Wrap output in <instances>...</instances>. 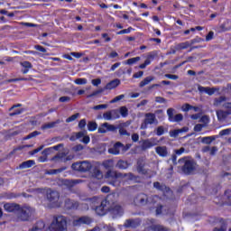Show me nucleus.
<instances>
[{
  "label": "nucleus",
  "mask_w": 231,
  "mask_h": 231,
  "mask_svg": "<svg viewBox=\"0 0 231 231\" xmlns=\"http://www.w3.org/2000/svg\"><path fill=\"white\" fill-rule=\"evenodd\" d=\"M179 163L184 174H194V171H198V163H196L194 160L189 159V157L180 159Z\"/></svg>",
  "instance_id": "obj_1"
},
{
  "label": "nucleus",
  "mask_w": 231,
  "mask_h": 231,
  "mask_svg": "<svg viewBox=\"0 0 231 231\" xmlns=\"http://www.w3.org/2000/svg\"><path fill=\"white\" fill-rule=\"evenodd\" d=\"M106 178L112 180L109 182L110 185H116V180H118V178L133 181V180H134V175L133 173H121L115 171H108L106 172Z\"/></svg>",
  "instance_id": "obj_2"
},
{
  "label": "nucleus",
  "mask_w": 231,
  "mask_h": 231,
  "mask_svg": "<svg viewBox=\"0 0 231 231\" xmlns=\"http://www.w3.org/2000/svg\"><path fill=\"white\" fill-rule=\"evenodd\" d=\"M67 221L62 216L54 217L49 226L50 231H66Z\"/></svg>",
  "instance_id": "obj_3"
},
{
  "label": "nucleus",
  "mask_w": 231,
  "mask_h": 231,
  "mask_svg": "<svg viewBox=\"0 0 231 231\" xmlns=\"http://www.w3.org/2000/svg\"><path fill=\"white\" fill-rule=\"evenodd\" d=\"M35 214V209L30 206L20 207L17 213V217L20 221H28L32 216Z\"/></svg>",
  "instance_id": "obj_4"
},
{
  "label": "nucleus",
  "mask_w": 231,
  "mask_h": 231,
  "mask_svg": "<svg viewBox=\"0 0 231 231\" xmlns=\"http://www.w3.org/2000/svg\"><path fill=\"white\" fill-rule=\"evenodd\" d=\"M158 199H160V197L158 196L149 198L146 194L140 193L134 198V205H137V207H143L147 205V203H152V201H158Z\"/></svg>",
  "instance_id": "obj_5"
},
{
  "label": "nucleus",
  "mask_w": 231,
  "mask_h": 231,
  "mask_svg": "<svg viewBox=\"0 0 231 231\" xmlns=\"http://www.w3.org/2000/svg\"><path fill=\"white\" fill-rule=\"evenodd\" d=\"M116 196V194L112 193L107 195L106 199H102L99 202L98 206L96 207V212L98 216H104V214H106V210H109L110 208L107 207V203L109 201H111V199H113V198H115Z\"/></svg>",
  "instance_id": "obj_6"
},
{
  "label": "nucleus",
  "mask_w": 231,
  "mask_h": 231,
  "mask_svg": "<svg viewBox=\"0 0 231 231\" xmlns=\"http://www.w3.org/2000/svg\"><path fill=\"white\" fill-rule=\"evenodd\" d=\"M71 168L73 171H78V172H89L93 169V164L89 161H82L74 162Z\"/></svg>",
  "instance_id": "obj_7"
},
{
  "label": "nucleus",
  "mask_w": 231,
  "mask_h": 231,
  "mask_svg": "<svg viewBox=\"0 0 231 231\" xmlns=\"http://www.w3.org/2000/svg\"><path fill=\"white\" fill-rule=\"evenodd\" d=\"M74 156L69 154V150L63 148L61 152H58L51 161L52 162H60L61 163H66V162H71Z\"/></svg>",
  "instance_id": "obj_8"
},
{
  "label": "nucleus",
  "mask_w": 231,
  "mask_h": 231,
  "mask_svg": "<svg viewBox=\"0 0 231 231\" xmlns=\"http://www.w3.org/2000/svg\"><path fill=\"white\" fill-rule=\"evenodd\" d=\"M93 223V218L88 216H83L79 217H76L72 221L73 226H84V225H91Z\"/></svg>",
  "instance_id": "obj_9"
},
{
  "label": "nucleus",
  "mask_w": 231,
  "mask_h": 231,
  "mask_svg": "<svg viewBox=\"0 0 231 231\" xmlns=\"http://www.w3.org/2000/svg\"><path fill=\"white\" fill-rule=\"evenodd\" d=\"M152 124H158V119H156V115L152 113L145 114V118L141 125V129H147L148 125H152Z\"/></svg>",
  "instance_id": "obj_10"
},
{
  "label": "nucleus",
  "mask_w": 231,
  "mask_h": 231,
  "mask_svg": "<svg viewBox=\"0 0 231 231\" xmlns=\"http://www.w3.org/2000/svg\"><path fill=\"white\" fill-rule=\"evenodd\" d=\"M59 198H60V195L58 191L50 190L47 192V199L51 203V205H54V207H60Z\"/></svg>",
  "instance_id": "obj_11"
},
{
  "label": "nucleus",
  "mask_w": 231,
  "mask_h": 231,
  "mask_svg": "<svg viewBox=\"0 0 231 231\" xmlns=\"http://www.w3.org/2000/svg\"><path fill=\"white\" fill-rule=\"evenodd\" d=\"M120 151H122V152H125V151H127V148H125L120 142L116 143L113 147L108 149L109 154H114L115 156L120 154Z\"/></svg>",
  "instance_id": "obj_12"
},
{
  "label": "nucleus",
  "mask_w": 231,
  "mask_h": 231,
  "mask_svg": "<svg viewBox=\"0 0 231 231\" xmlns=\"http://www.w3.org/2000/svg\"><path fill=\"white\" fill-rule=\"evenodd\" d=\"M109 212L114 219L116 217H122L124 216V208L116 204L109 208Z\"/></svg>",
  "instance_id": "obj_13"
},
{
  "label": "nucleus",
  "mask_w": 231,
  "mask_h": 231,
  "mask_svg": "<svg viewBox=\"0 0 231 231\" xmlns=\"http://www.w3.org/2000/svg\"><path fill=\"white\" fill-rule=\"evenodd\" d=\"M98 133L101 134H106L107 132L114 133V131H116V126L114 125H110L109 123H104L98 127Z\"/></svg>",
  "instance_id": "obj_14"
},
{
  "label": "nucleus",
  "mask_w": 231,
  "mask_h": 231,
  "mask_svg": "<svg viewBox=\"0 0 231 231\" xmlns=\"http://www.w3.org/2000/svg\"><path fill=\"white\" fill-rule=\"evenodd\" d=\"M231 115V110H217V116L218 122H225Z\"/></svg>",
  "instance_id": "obj_15"
},
{
  "label": "nucleus",
  "mask_w": 231,
  "mask_h": 231,
  "mask_svg": "<svg viewBox=\"0 0 231 231\" xmlns=\"http://www.w3.org/2000/svg\"><path fill=\"white\" fill-rule=\"evenodd\" d=\"M101 199L100 197H92V198H88V199H86L85 201H87L88 203V205H90V207H92V208L94 210H97V207H98V205H100V201H101Z\"/></svg>",
  "instance_id": "obj_16"
},
{
  "label": "nucleus",
  "mask_w": 231,
  "mask_h": 231,
  "mask_svg": "<svg viewBox=\"0 0 231 231\" xmlns=\"http://www.w3.org/2000/svg\"><path fill=\"white\" fill-rule=\"evenodd\" d=\"M198 90L200 93H207V95H209V97H212L217 91V88H209V87H202L200 85L198 86Z\"/></svg>",
  "instance_id": "obj_17"
},
{
  "label": "nucleus",
  "mask_w": 231,
  "mask_h": 231,
  "mask_svg": "<svg viewBox=\"0 0 231 231\" xmlns=\"http://www.w3.org/2000/svg\"><path fill=\"white\" fill-rule=\"evenodd\" d=\"M65 208H67V210H77L79 208V203L70 199H65Z\"/></svg>",
  "instance_id": "obj_18"
},
{
  "label": "nucleus",
  "mask_w": 231,
  "mask_h": 231,
  "mask_svg": "<svg viewBox=\"0 0 231 231\" xmlns=\"http://www.w3.org/2000/svg\"><path fill=\"white\" fill-rule=\"evenodd\" d=\"M20 205L19 204H15V203H6L4 205V208L5 210H6V212H19V208H20Z\"/></svg>",
  "instance_id": "obj_19"
},
{
  "label": "nucleus",
  "mask_w": 231,
  "mask_h": 231,
  "mask_svg": "<svg viewBox=\"0 0 231 231\" xmlns=\"http://www.w3.org/2000/svg\"><path fill=\"white\" fill-rule=\"evenodd\" d=\"M155 152L162 158H167L169 156L167 146H157L155 148Z\"/></svg>",
  "instance_id": "obj_20"
},
{
  "label": "nucleus",
  "mask_w": 231,
  "mask_h": 231,
  "mask_svg": "<svg viewBox=\"0 0 231 231\" xmlns=\"http://www.w3.org/2000/svg\"><path fill=\"white\" fill-rule=\"evenodd\" d=\"M154 145H156L154 138L146 139L143 141L142 149L145 151L147 149H151V147H154Z\"/></svg>",
  "instance_id": "obj_21"
},
{
  "label": "nucleus",
  "mask_w": 231,
  "mask_h": 231,
  "mask_svg": "<svg viewBox=\"0 0 231 231\" xmlns=\"http://www.w3.org/2000/svg\"><path fill=\"white\" fill-rule=\"evenodd\" d=\"M140 219H128L125 223V226L126 228H136V226H140Z\"/></svg>",
  "instance_id": "obj_22"
},
{
  "label": "nucleus",
  "mask_w": 231,
  "mask_h": 231,
  "mask_svg": "<svg viewBox=\"0 0 231 231\" xmlns=\"http://www.w3.org/2000/svg\"><path fill=\"white\" fill-rule=\"evenodd\" d=\"M226 100H228V98H226V97L220 96L219 97H216L213 100V106H214V107H221V106H223V104H225V102H226Z\"/></svg>",
  "instance_id": "obj_23"
},
{
  "label": "nucleus",
  "mask_w": 231,
  "mask_h": 231,
  "mask_svg": "<svg viewBox=\"0 0 231 231\" xmlns=\"http://www.w3.org/2000/svg\"><path fill=\"white\" fill-rule=\"evenodd\" d=\"M152 60H154V54H148L146 60H144V63L139 66L140 69H145L147 66L151 65V62H152Z\"/></svg>",
  "instance_id": "obj_24"
},
{
  "label": "nucleus",
  "mask_w": 231,
  "mask_h": 231,
  "mask_svg": "<svg viewBox=\"0 0 231 231\" xmlns=\"http://www.w3.org/2000/svg\"><path fill=\"white\" fill-rule=\"evenodd\" d=\"M118 86H120V79H116L107 83L105 89H115L116 88H118Z\"/></svg>",
  "instance_id": "obj_25"
},
{
  "label": "nucleus",
  "mask_w": 231,
  "mask_h": 231,
  "mask_svg": "<svg viewBox=\"0 0 231 231\" xmlns=\"http://www.w3.org/2000/svg\"><path fill=\"white\" fill-rule=\"evenodd\" d=\"M92 169L93 178H96V180H102L104 178V174L100 171V168L95 166Z\"/></svg>",
  "instance_id": "obj_26"
},
{
  "label": "nucleus",
  "mask_w": 231,
  "mask_h": 231,
  "mask_svg": "<svg viewBox=\"0 0 231 231\" xmlns=\"http://www.w3.org/2000/svg\"><path fill=\"white\" fill-rule=\"evenodd\" d=\"M60 123V120H59V119L54 122L46 123L42 125L41 129L42 131H46V129H53V127H55Z\"/></svg>",
  "instance_id": "obj_27"
},
{
  "label": "nucleus",
  "mask_w": 231,
  "mask_h": 231,
  "mask_svg": "<svg viewBox=\"0 0 231 231\" xmlns=\"http://www.w3.org/2000/svg\"><path fill=\"white\" fill-rule=\"evenodd\" d=\"M44 226H46L44 221L40 220L32 226V228L29 229V231H42Z\"/></svg>",
  "instance_id": "obj_28"
},
{
  "label": "nucleus",
  "mask_w": 231,
  "mask_h": 231,
  "mask_svg": "<svg viewBox=\"0 0 231 231\" xmlns=\"http://www.w3.org/2000/svg\"><path fill=\"white\" fill-rule=\"evenodd\" d=\"M33 165H35V161L29 160V161L22 162L19 165V169H30V167H33Z\"/></svg>",
  "instance_id": "obj_29"
},
{
  "label": "nucleus",
  "mask_w": 231,
  "mask_h": 231,
  "mask_svg": "<svg viewBox=\"0 0 231 231\" xmlns=\"http://www.w3.org/2000/svg\"><path fill=\"white\" fill-rule=\"evenodd\" d=\"M217 138H219V135H212V136H206L201 138V143H206L207 145H210L211 142H214Z\"/></svg>",
  "instance_id": "obj_30"
},
{
  "label": "nucleus",
  "mask_w": 231,
  "mask_h": 231,
  "mask_svg": "<svg viewBox=\"0 0 231 231\" xmlns=\"http://www.w3.org/2000/svg\"><path fill=\"white\" fill-rule=\"evenodd\" d=\"M116 167H117V169H121L123 171H125V169L129 168V162H127V161L119 160L117 162Z\"/></svg>",
  "instance_id": "obj_31"
},
{
  "label": "nucleus",
  "mask_w": 231,
  "mask_h": 231,
  "mask_svg": "<svg viewBox=\"0 0 231 231\" xmlns=\"http://www.w3.org/2000/svg\"><path fill=\"white\" fill-rule=\"evenodd\" d=\"M154 189H157V190H161L162 192H169V188L165 186L164 184H161L160 182H154L153 183Z\"/></svg>",
  "instance_id": "obj_32"
},
{
  "label": "nucleus",
  "mask_w": 231,
  "mask_h": 231,
  "mask_svg": "<svg viewBox=\"0 0 231 231\" xmlns=\"http://www.w3.org/2000/svg\"><path fill=\"white\" fill-rule=\"evenodd\" d=\"M86 131H81L79 133H75L70 136V140L75 142V140H79V138H84L86 136Z\"/></svg>",
  "instance_id": "obj_33"
},
{
  "label": "nucleus",
  "mask_w": 231,
  "mask_h": 231,
  "mask_svg": "<svg viewBox=\"0 0 231 231\" xmlns=\"http://www.w3.org/2000/svg\"><path fill=\"white\" fill-rule=\"evenodd\" d=\"M152 80H154V77L152 76H149L146 77L143 80H142L139 84L140 88H143L145 86H147L148 84H151V82H152Z\"/></svg>",
  "instance_id": "obj_34"
},
{
  "label": "nucleus",
  "mask_w": 231,
  "mask_h": 231,
  "mask_svg": "<svg viewBox=\"0 0 231 231\" xmlns=\"http://www.w3.org/2000/svg\"><path fill=\"white\" fill-rule=\"evenodd\" d=\"M66 167H62L56 170H49L45 172V174L53 175V174H60V172H64L66 171Z\"/></svg>",
  "instance_id": "obj_35"
},
{
  "label": "nucleus",
  "mask_w": 231,
  "mask_h": 231,
  "mask_svg": "<svg viewBox=\"0 0 231 231\" xmlns=\"http://www.w3.org/2000/svg\"><path fill=\"white\" fill-rule=\"evenodd\" d=\"M203 126L207 127L210 124V117L208 116H202L199 120Z\"/></svg>",
  "instance_id": "obj_36"
},
{
  "label": "nucleus",
  "mask_w": 231,
  "mask_h": 231,
  "mask_svg": "<svg viewBox=\"0 0 231 231\" xmlns=\"http://www.w3.org/2000/svg\"><path fill=\"white\" fill-rule=\"evenodd\" d=\"M189 46H190V42H189L178 43L176 45V50H187V48H189Z\"/></svg>",
  "instance_id": "obj_37"
},
{
  "label": "nucleus",
  "mask_w": 231,
  "mask_h": 231,
  "mask_svg": "<svg viewBox=\"0 0 231 231\" xmlns=\"http://www.w3.org/2000/svg\"><path fill=\"white\" fill-rule=\"evenodd\" d=\"M213 231H226V224L225 220L220 221V226L214 228Z\"/></svg>",
  "instance_id": "obj_38"
},
{
  "label": "nucleus",
  "mask_w": 231,
  "mask_h": 231,
  "mask_svg": "<svg viewBox=\"0 0 231 231\" xmlns=\"http://www.w3.org/2000/svg\"><path fill=\"white\" fill-rule=\"evenodd\" d=\"M110 114L112 116L113 120H118V118H120V112L118 109L110 110Z\"/></svg>",
  "instance_id": "obj_39"
},
{
  "label": "nucleus",
  "mask_w": 231,
  "mask_h": 231,
  "mask_svg": "<svg viewBox=\"0 0 231 231\" xmlns=\"http://www.w3.org/2000/svg\"><path fill=\"white\" fill-rule=\"evenodd\" d=\"M119 113H120L121 116H123V118H125L129 115V110L127 109L126 106H121L119 108Z\"/></svg>",
  "instance_id": "obj_40"
},
{
  "label": "nucleus",
  "mask_w": 231,
  "mask_h": 231,
  "mask_svg": "<svg viewBox=\"0 0 231 231\" xmlns=\"http://www.w3.org/2000/svg\"><path fill=\"white\" fill-rule=\"evenodd\" d=\"M97 127H98V125L97 124V122L90 121L88 124V131H97Z\"/></svg>",
  "instance_id": "obj_41"
},
{
  "label": "nucleus",
  "mask_w": 231,
  "mask_h": 231,
  "mask_svg": "<svg viewBox=\"0 0 231 231\" xmlns=\"http://www.w3.org/2000/svg\"><path fill=\"white\" fill-rule=\"evenodd\" d=\"M152 231H169V229H167V227H165L163 226H160V225L152 226Z\"/></svg>",
  "instance_id": "obj_42"
},
{
  "label": "nucleus",
  "mask_w": 231,
  "mask_h": 231,
  "mask_svg": "<svg viewBox=\"0 0 231 231\" xmlns=\"http://www.w3.org/2000/svg\"><path fill=\"white\" fill-rule=\"evenodd\" d=\"M140 60H141L140 57H135V58L128 59L125 64H128V66H133V64H136V62Z\"/></svg>",
  "instance_id": "obj_43"
},
{
  "label": "nucleus",
  "mask_w": 231,
  "mask_h": 231,
  "mask_svg": "<svg viewBox=\"0 0 231 231\" xmlns=\"http://www.w3.org/2000/svg\"><path fill=\"white\" fill-rule=\"evenodd\" d=\"M144 164L142 161L137 162V171L138 172H141L142 174H145V170L143 169Z\"/></svg>",
  "instance_id": "obj_44"
},
{
  "label": "nucleus",
  "mask_w": 231,
  "mask_h": 231,
  "mask_svg": "<svg viewBox=\"0 0 231 231\" xmlns=\"http://www.w3.org/2000/svg\"><path fill=\"white\" fill-rule=\"evenodd\" d=\"M75 84H77L78 86H85V84H88V79L81 78V79H75Z\"/></svg>",
  "instance_id": "obj_45"
},
{
  "label": "nucleus",
  "mask_w": 231,
  "mask_h": 231,
  "mask_svg": "<svg viewBox=\"0 0 231 231\" xmlns=\"http://www.w3.org/2000/svg\"><path fill=\"white\" fill-rule=\"evenodd\" d=\"M82 180H64V185H69V187H73V185L77 183H80Z\"/></svg>",
  "instance_id": "obj_46"
},
{
  "label": "nucleus",
  "mask_w": 231,
  "mask_h": 231,
  "mask_svg": "<svg viewBox=\"0 0 231 231\" xmlns=\"http://www.w3.org/2000/svg\"><path fill=\"white\" fill-rule=\"evenodd\" d=\"M79 116H80V114L77 113V114L72 115L71 116L68 117L66 119L67 124H69L70 122H75V120L77 118H79Z\"/></svg>",
  "instance_id": "obj_47"
},
{
  "label": "nucleus",
  "mask_w": 231,
  "mask_h": 231,
  "mask_svg": "<svg viewBox=\"0 0 231 231\" xmlns=\"http://www.w3.org/2000/svg\"><path fill=\"white\" fill-rule=\"evenodd\" d=\"M20 64L25 69H32L33 68L30 61H22Z\"/></svg>",
  "instance_id": "obj_48"
},
{
  "label": "nucleus",
  "mask_w": 231,
  "mask_h": 231,
  "mask_svg": "<svg viewBox=\"0 0 231 231\" xmlns=\"http://www.w3.org/2000/svg\"><path fill=\"white\" fill-rule=\"evenodd\" d=\"M123 98H125V95L122 94L117 97H116L114 99L110 101V104H116V102H120V100H123Z\"/></svg>",
  "instance_id": "obj_49"
},
{
  "label": "nucleus",
  "mask_w": 231,
  "mask_h": 231,
  "mask_svg": "<svg viewBox=\"0 0 231 231\" xmlns=\"http://www.w3.org/2000/svg\"><path fill=\"white\" fill-rule=\"evenodd\" d=\"M39 134H41L40 132L34 131V132L29 134L28 135H26L24 137V140H30L31 138H35V136H39Z\"/></svg>",
  "instance_id": "obj_50"
},
{
  "label": "nucleus",
  "mask_w": 231,
  "mask_h": 231,
  "mask_svg": "<svg viewBox=\"0 0 231 231\" xmlns=\"http://www.w3.org/2000/svg\"><path fill=\"white\" fill-rule=\"evenodd\" d=\"M103 118L104 120H106V121H111L113 120V116H111V111H106L103 114Z\"/></svg>",
  "instance_id": "obj_51"
},
{
  "label": "nucleus",
  "mask_w": 231,
  "mask_h": 231,
  "mask_svg": "<svg viewBox=\"0 0 231 231\" xmlns=\"http://www.w3.org/2000/svg\"><path fill=\"white\" fill-rule=\"evenodd\" d=\"M231 134V128H226L219 132V136H228Z\"/></svg>",
  "instance_id": "obj_52"
},
{
  "label": "nucleus",
  "mask_w": 231,
  "mask_h": 231,
  "mask_svg": "<svg viewBox=\"0 0 231 231\" xmlns=\"http://www.w3.org/2000/svg\"><path fill=\"white\" fill-rule=\"evenodd\" d=\"M183 120V115L177 114L176 116H173V118L171 122H181Z\"/></svg>",
  "instance_id": "obj_53"
},
{
  "label": "nucleus",
  "mask_w": 231,
  "mask_h": 231,
  "mask_svg": "<svg viewBox=\"0 0 231 231\" xmlns=\"http://www.w3.org/2000/svg\"><path fill=\"white\" fill-rule=\"evenodd\" d=\"M167 115L171 122L174 118V108H168Z\"/></svg>",
  "instance_id": "obj_54"
},
{
  "label": "nucleus",
  "mask_w": 231,
  "mask_h": 231,
  "mask_svg": "<svg viewBox=\"0 0 231 231\" xmlns=\"http://www.w3.org/2000/svg\"><path fill=\"white\" fill-rule=\"evenodd\" d=\"M203 127H206L205 125H203L202 124H197L194 126V131L195 133H201V131H203Z\"/></svg>",
  "instance_id": "obj_55"
},
{
  "label": "nucleus",
  "mask_w": 231,
  "mask_h": 231,
  "mask_svg": "<svg viewBox=\"0 0 231 231\" xmlns=\"http://www.w3.org/2000/svg\"><path fill=\"white\" fill-rule=\"evenodd\" d=\"M107 107H109V106L105 104V105L95 106H93V109H94V111H98L100 109H107Z\"/></svg>",
  "instance_id": "obj_56"
},
{
  "label": "nucleus",
  "mask_w": 231,
  "mask_h": 231,
  "mask_svg": "<svg viewBox=\"0 0 231 231\" xmlns=\"http://www.w3.org/2000/svg\"><path fill=\"white\" fill-rule=\"evenodd\" d=\"M133 30V27H129L128 29H124L122 31H119L117 32V35H124L125 33H131V31Z\"/></svg>",
  "instance_id": "obj_57"
},
{
  "label": "nucleus",
  "mask_w": 231,
  "mask_h": 231,
  "mask_svg": "<svg viewBox=\"0 0 231 231\" xmlns=\"http://www.w3.org/2000/svg\"><path fill=\"white\" fill-rule=\"evenodd\" d=\"M180 134V130H173V131H170V136L171 138H177V136H179Z\"/></svg>",
  "instance_id": "obj_58"
},
{
  "label": "nucleus",
  "mask_w": 231,
  "mask_h": 231,
  "mask_svg": "<svg viewBox=\"0 0 231 231\" xmlns=\"http://www.w3.org/2000/svg\"><path fill=\"white\" fill-rule=\"evenodd\" d=\"M119 134L121 136H131V134H129L127 132V130L124 129V128H119Z\"/></svg>",
  "instance_id": "obj_59"
},
{
  "label": "nucleus",
  "mask_w": 231,
  "mask_h": 231,
  "mask_svg": "<svg viewBox=\"0 0 231 231\" xmlns=\"http://www.w3.org/2000/svg\"><path fill=\"white\" fill-rule=\"evenodd\" d=\"M164 133H165V128H163V126H159L157 128V132H156L157 136H162V134H164Z\"/></svg>",
  "instance_id": "obj_60"
},
{
  "label": "nucleus",
  "mask_w": 231,
  "mask_h": 231,
  "mask_svg": "<svg viewBox=\"0 0 231 231\" xmlns=\"http://www.w3.org/2000/svg\"><path fill=\"white\" fill-rule=\"evenodd\" d=\"M51 151H53V148H46L42 151V154L48 158V155L51 154Z\"/></svg>",
  "instance_id": "obj_61"
},
{
  "label": "nucleus",
  "mask_w": 231,
  "mask_h": 231,
  "mask_svg": "<svg viewBox=\"0 0 231 231\" xmlns=\"http://www.w3.org/2000/svg\"><path fill=\"white\" fill-rule=\"evenodd\" d=\"M23 112H24V109H23V108L22 109H17L14 112L10 113L9 116H15L17 115H21Z\"/></svg>",
  "instance_id": "obj_62"
},
{
  "label": "nucleus",
  "mask_w": 231,
  "mask_h": 231,
  "mask_svg": "<svg viewBox=\"0 0 231 231\" xmlns=\"http://www.w3.org/2000/svg\"><path fill=\"white\" fill-rule=\"evenodd\" d=\"M104 168L105 169H109L111 168V165H113V161L112 160H108L103 162Z\"/></svg>",
  "instance_id": "obj_63"
},
{
  "label": "nucleus",
  "mask_w": 231,
  "mask_h": 231,
  "mask_svg": "<svg viewBox=\"0 0 231 231\" xmlns=\"http://www.w3.org/2000/svg\"><path fill=\"white\" fill-rule=\"evenodd\" d=\"M223 107L224 109H227L226 111H231V102H225L223 104Z\"/></svg>",
  "instance_id": "obj_64"
}]
</instances>
